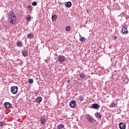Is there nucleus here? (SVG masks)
Returning <instances> with one entry per match:
<instances>
[{"mask_svg": "<svg viewBox=\"0 0 129 129\" xmlns=\"http://www.w3.org/2000/svg\"><path fill=\"white\" fill-rule=\"evenodd\" d=\"M17 45L18 46V47H23V43H22V42L21 41H18L17 43Z\"/></svg>", "mask_w": 129, "mask_h": 129, "instance_id": "obj_17", "label": "nucleus"}, {"mask_svg": "<svg viewBox=\"0 0 129 129\" xmlns=\"http://www.w3.org/2000/svg\"><path fill=\"white\" fill-rule=\"evenodd\" d=\"M80 41H81V42H84V41H85V38L82 37L80 39Z\"/></svg>", "mask_w": 129, "mask_h": 129, "instance_id": "obj_26", "label": "nucleus"}, {"mask_svg": "<svg viewBox=\"0 0 129 129\" xmlns=\"http://www.w3.org/2000/svg\"><path fill=\"white\" fill-rule=\"evenodd\" d=\"M11 92L13 94H17V92H18V87L17 86H13L11 88Z\"/></svg>", "mask_w": 129, "mask_h": 129, "instance_id": "obj_5", "label": "nucleus"}, {"mask_svg": "<svg viewBox=\"0 0 129 129\" xmlns=\"http://www.w3.org/2000/svg\"><path fill=\"white\" fill-rule=\"evenodd\" d=\"M27 21H31V16H28L27 17Z\"/></svg>", "mask_w": 129, "mask_h": 129, "instance_id": "obj_29", "label": "nucleus"}, {"mask_svg": "<svg viewBox=\"0 0 129 129\" xmlns=\"http://www.w3.org/2000/svg\"><path fill=\"white\" fill-rule=\"evenodd\" d=\"M8 22L11 25H15V24H16V22H17V17L14 12H11L9 14Z\"/></svg>", "mask_w": 129, "mask_h": 129, "instance_id": "obj_1", "label": "nucleus"}, {"mask_svg": "<svg viewBox=\"0 0 129 129\" xmlns=\"http://www.w3.org/2000/svg\"><path fill=\"white\" fill-rule=\"evenodd\" d=\"M51 19H52V22H54V21H55L56 19H57V15H53L51 17Z\"/></svg>", "mask_w": 129, "mask_h": 129, "instance_id": "obj_20", "label": "nucleus"}, {"mask_svg": "<svg viewBox=\"0 0 129 129\" xmlns=\"http://www.w3.org/2000/svg\"><path fill=\"white\" fill-rule=\"evenodd\" d=\"M125 126H126V125L124 123L122 122H120L119 124V127L120 129H125Z\"/></svg>", "mask_w": 129, "mask_h": 129, "instance_id": "obj_9", "label": "nucleus"}, {"mask_svg": "<svg viewBox=\"0 0 129 129\" xmlns=\"http://www.w3.org/2000/svg\"><path fill=\"white\" fill-rule=\"evenodd\" d=\"M80 78H81L82 79H84V77H85V74H84V73H81L80 74Z\"/></svg>", "mask_w": 129, "mask_h": 129, "instance_id": "obj_18", "label": "nucleus"}, {"mask_svg": "<svg viewBox=\"0 0 129 129\" xmlns=\"http://www.w3.org/2000/svg\"><path fill=\"white\" fill-rule=\"evenodd\" d=\"M5 125V121L0 122V126H4Z\"/></svg>", "mask_w": 129, "mask_h": 129, "instance_id": "obj_27", "label": "nucleus"}, {"mask_svg": "<svg viewBox=\"0 0 129 129\" xmlns=\"http://www.w3.org/2000/svg\"><path fill=\"white\" fill-rule=\"evenodd\" d=\"M42 99L43 98H42V97H38L36 99V102L37 103H40V102H42Z\"/></svg>", "mask_w": 129, "mask_h": 129, "instance_id": "obj_13", "label": "nucleus"}, {"mask_svg": "<svg viewBox=\"0 0 129 129\" xmlns=\"http://www.w3.org/2000/svg\"><path fill=\"white\" fill-rule=\"evenodd\" d=\"M100 106L98 104L94 103L92 105V106L90 107V108H93L94 109H98V108H99Z\"/></svg>", "mask_w": 129, "mask_h": 129, "instance_id": "obj_8", "label": "nucleus"}, {"mask_svg": "<svg viewBox=\"0 0 129 129\" xmlns=\"http://www.w3.org/2000/svg\"><path fill=\"white\" fill-rule=\"evenodd\" d=\"M95 116L96 117V118H98L99 119L101 118V116H102V115L100 112H96V113L95 114Z\"/></svg>", "mask_w": 129, "mask_h": 129, "instance_id": "obj_10", "label": "nucleus"}, {"mask_svg": "<svg viewBox=\"0 0 129 129\" xmlns=\"http://www.w3.org/2000/svg\"><path fill=\"white\" fill-rule=\"evenodd\" d=\"M70 30H71V27H70V26H67L66 27V31H67V32H69Z\"/></svg>", "mask_w": 129, "mask_h": 129, "instance_id": "obj_22", "label": "nucleus"}, {"mask_svg": "<svg viewBox=\"0 0 129 129\" xmlns=\"http://www.w3.org/2000/svg\"><path fill=\"white\" fill-rule=\"evenodd\" d=\"M28 8L30 12H32V11H33V6H32V5L29 6Z\"/></svg>", "mask_w": 129, "mask_h": 129, "instance_id": "obj_23", "label": "nucleus"}, {"mask_svg": "<svg viewBox=\"0 0 129 129\" xmlns=\"http://www.w3.org/2000/svg\"><path fill=\"white\" fill-rule=\"evenodd\" d=\"M80 101H83L84 100V96H80L79 98Z\"/></svg>", "mask_w": 129, "mask_h": 129, "instance_id": "obj_21", "label": "nucleus"}, {"mask_svg": "<svg viewBox=\"0 0 129 129\" xmlns=\"http://www.w3.org/2000/svg\"><path fill=\"white\" fill-rule=\"evenodd\" d=\"M57 62H59V64H63L66 61V57L63 55H59L56 60Z\"/></svg>", "mask_w": 129, "mask_h": 129, "instance_id": "obj_3", "label": "nucleus"}, {"mask_svg": "<svg viewBox=\"0 0 129 129\" xmlns=\"http://www.w3.org/2000/svg\"><path fill=\"white\" fill-rule=\"evenodd\" d=\"M56 129H65V126L63 123H60L57 126Z\"/></svg>", "mask_w": 129, "mask_h": 129, "instance_id": "obj_11", "label": "nucleus"}, {"mask_svg": "<svg viewBox=\"0 0 129 129\" xmlns=\"http://www.w3.org/2000/svg\"><path fill=\"white\" fill-rule=\"evenodd\" d=\"M4 107L7 109L11 108L12 107V104L9 102H6L4 103Z\"/></svg>", "mask_w": 129, "mask_h": 129, "instance_id": "obj_7", "label": "nucleus"}, {"mask_svg": "<svg viewBox=\"0 0 129 129\" xmlns=\"http://www.w3.org/2000/svg\"><path fill=\"white\" fill-rule=\"evenodd\" d=\"M69 104L71 108H74V107H75V105H76V101L72 100Z\"/></svg>", "mask_w": 129, "mask_h": 129, "instance_id": "obj_6", "label": "nucleus"}, {"mask_svg": "<svg viewBox=\"0 0 129 129\" xmlns=\"http://www.w3.org/2000/svg\"><path fill=\"white\" fill-rule=\"evenodd\" d=\"M40 121L41 124H44V123L46 122V119L44 118H41Z\"/></svg>", "mask_w": 129, "mask_h": 129, "instance_id": "obj_16", "label": "nucleus"}, {"mask_svg": "<svg viewBox=\"0 0 129 129\" xmlns=\"http://www.w3.org/2000/svg\"><path fill=\"white\" fill-rule=\"evenodd\" d=\"M28 51L26 50H24L22 51V55L24 56V57H27V56H28Z\"/></svg>", "mask_w": 129, "mask_h": 129, "instance_id": "obj_12", "label": "nucleus"}, {"mask_svg": "<svg viewBox=\"0 0 129 129\" xmlns=\"http://www.w3.org/2000/svg\"><path fill=\"white\" fill-rule=\"evenodd\" d=\"M28 38H29L30 39H31V38L33 37V34H31V33H29L28 34Z\"/></svg>", "mask_w": 129, "mask_h": 129, "instance_id": "obj_25", "label": "nucleus"}, {"mask_svg": "<svg viewBox=\"0 0 129 129\" xmlns=\"http://www.w3.org/2000/svg\"><path fill=\"white\" fill-rule=\"evenodd\" d=\"M17 63L19 64V65H23V60L18 58L17 59Z\"/></svg>", "mask_w": 129, "mask_h": 129, "instance_id": "obj_15", "label": "nucleus"}, {"mask_svg": "<svg viewBox=\"0 0 129 129\" xmlns=\"http://www.w3.org/2000/svg\"><path fill=\"white\" fill-rule=\"evenodd\" d=\"M32 6H37V2L34 1L32 3Z\"/></svg>", "mask_w": 129, "mask_h": 129, "instance_id": "obj_28", "label": "nucleus"}, {"mask_svg": "<svg viewBox=\"0 0 129 129\" xmlns=\"http://www.w3.org/2000/svg\"><path fill=\"white\" fill-rule=\"evenodd\" d=\"M121 34L123 35H126V34L128 33V31H127V29L125 26H122L121 27Z\"/></svg>", "mask_w": 129, "mask_h": 129, "instance_id": "obj_4", "label": "nucleus"}, {"mask_svg": "<svg viewBox=\"0 0 129 129\" xmlns=\"http://www.w3.org/2000/svg\"><path fill=\"white\" fill-rule=\"evenodd\" d=\"M86 118L87 120H88L90 123H92V124H95V123L97 122L96 120L94 119V118H93V117H92V116H90L89 114L87 115Z\"/></svg>", "mask_w": 129, "mask_h": 129, "instance_id": "obj_2", "label": "nucleus"}, {"mask_svg": "<svg viewBox=\"0 0 129 129\" xmlns=\"http://www.w3.org/2000/svg\"><path fill=\"white\" fill-rule=\"evenodd\" d=\"M67 82H68V83H70V80H68L67 81Z\"/></svg>", "mask_w": 129, "mask_h": 129, "instance_id": "obj_30", "label": "nucleus"}, {"mask_svg": "<svg viewBox=\"0 0 129 129\" xmlns=\"http://www.w3.org/2000/svg\"><path fill=\"white\" fill-rule=\"evenodd\" d=\"M65 6L67 7V8H71L72 6V3H71V2H68L66 4Z\"/></svg>", "mask_w": 129, "mask_h": 129, "instance_id": "obj_14", "label": "nucleus"}, {"mask_svg": "<svg viewBox=\"0 0 129 129\" xmlns=\"http://www.w3.org/2000/svg\"><path fill=\"white\" fill-rule=\"evenodd\" d=\"M117 105V104L116 103H112L110 105V107H115Z\"/></svg>", "mask_w": 129, "mask_h": 129, "instance_id": "obj_19", "label": "nucleus"}, {"mask_svg": "<svg viewBox=\"0 0 129 129\" xmlns=\"http://www.w3.org/2000/svg\"><path fill=\"white\" fill-rule=\"evenodd\" d=\"M28 82L29 83H30V84L33 83L34 80H33V79H29L28 80Z\"/></svg>", "mask_w": 129, "mask_h": 129, "instance_id": "obj_24", "label": "nucleus"}]
</instances>
